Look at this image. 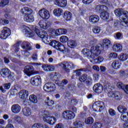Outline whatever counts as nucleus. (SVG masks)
Segmentation results:
<instances>
[{"label": "nucleus", "instance_id": "09e8293b", "mask_svg": "<svg viewBox=\"0 0 128 128\" xmlns=\"http://www.w3.org/2000/svg\"><path fill=\"white\" fill-rule=\"evenodd\" d=\"M114 36L116 40H122V38H123L122 34L120 32L116 33L114 35Z\"/></svg>", "mask_w": 128, "mask_h": 128}, {"label": "nucleus", "instance_id": "13d9d810", "mask_svg": "<svg viewBox=\"0 0 128 128\" xmlns=\"http://www.w3.org/2000/svg\"><path fill=\"white\" fill-rule=\"evenodd\" d=\"M118 58V54L116 52H111L109 54V58Z\"/></svg>", "mask_w": 128, "mask_h": 128}, {"label": "nucleus", "instance_id": "49530a36", "mask_svg": "<svg viewBox=\"0 0 128 128\" xmlns=\"http://www.w3.org/2000/svg\"><path fill=\"white\" fill-rule=\"evenodd\" d=\"M56 50H60V52H64V50H66V46H64V44L60 43L58 46Z\"/></svg>", "mask_w": 128, "mask_h": 128}, {"label": "nucleus", "instance_id": "1a4fd4ad", "mask_svg": "<svg viewBox=\"0 0 128 128\" xmlns=\"http://www.w3.org/2000/svg\"><path fill=\"white\" fill-rule=\"evenodd\" d=\"M44 90L48 92H52L56 90V86L52 82L46 83L44 86Z\"/></svg>", "mask_w": 128, "mask_h": 128}, {"label": "nucleus", "instance_id": "de8ad7c7", "mask_svg": "<svg viewBox=\"0 0 128 128\" xmlns=\"http://www.w3.org/2000/svg\"><path fill=\"white\" fill-rule=\"evenodd\" d=\"M59 36L60 34H66L68 30L64 28L58 29Z\"/></svg>", "mask_w": 128, "mask_h": 128}, {"label": "nucleus", "instance_id": "58836bf2", "mask_svg": "<svg viewBox=\"0 0 128 128\" xmlns=\"http://www.w3.org/2000/svg\"><path fill=\"white\" fill-rule=\"evenodd\" d=\"M14 124H22V118L18 116H15L14 118Z\"/></svg>", "mask_w": 128, "mask_h": 128}, {"label": "nucleus", "instance_id": "412c9836", "mask_svg": "<svg viewBox=\"0 0 128 128\" xmlns=\"http://www.w3.org/2000/svg\"><path fill=\"white\" fill-rule=\"evenodd\" d=\"M67 4L66 0H55V4L60 6V8H64Z\"/></svg>", "mask_w": 128, "mask_h": 128}, {"label": "nucleus", "instance_id": "864d4df0", "mask_svg": "<svg viewBox=\"0 0 128 128\" xmlns=\"http://www.w3.org/2000/svg\"><path fill=\"white\" fill-rule=\"evenodd\" d=\"M42 124L40 123H36L32 126V128H42Z\"/></svg>", "mask_w": 128, "mask_h": 128}, {"label": "nucleus", "instance_id": "c9c22d12", "mask_svg": "<svg viewBox=\"0 0 128 128\" xmlns=\"http://www.w3.org/2000/svg\"><path fill=\"white\" fill-rule=\"evenodd\" d=\"M100 16L102 20H106L110 18V14H108V12H102L100 14Z\"/></svg>", "mask_w": 128, "mask_h": 128}, {"label": "nucleus", "instance_id": "473e14b6", "mask_svg": "<svg viewBox=\"0 0 128 128\" xmlns=\"http://www.w3.org/2000/svg\"><path fill=\"white\" fill-rule=\"evenodd\" d=\"M118 110L119 112H120L122 114H124L128 110V108L124 106L120 105L118 107Z\"/></svg>", "mask_w": 128, "mask_h": 128}, {"label": "nucleus", "instance_id": "680f3d73", "mask_svg": "<svg viewBox=\"0 0 128 128\" xmlns=\"http://www.w3.org/2000/svg\"><path fill=\"white\" fill-rule=\"evenodd\" d=\"M93 78L94 80H98V79L100 78V74L98 73L94 74H93Z\"/></svg>", "mask_w": 128, "mask_h": 128}, {"label": "nucleus", "instance_id": "7c9ffc66", "mask_svg": "<svg viewBox=\"0 0 128 128\" xmlns=\"http://www.w3.org/2000/svg\"><path fill=\"white\" fill-rule=\"evenodd\" d=\"M42 68H43L44 70V72H53V70H54V68L53 66L43 64Z\"/></svg>", "mask_w": 128, "mask_h": 128}, {"label": "nucleus", "instance_id": "774afa93", "mask_svg": "<svg viewBox=\"0 0 128 128\" xmlns=\"http://www.w3.org/2000/svg\"><path fill=\"white\" fill-rule=\"evenodd\" d=\"M54 128H64V124L59 123L56 125Z\"/></svg>", "mask_w": 128, "mask_h": 128}, {"label": "nucleus", "instance_id": "b1692460", "mask_svg": "<svg viewBox=\"0 0 128 128\" xmlns=\"http://www.w3.org/2000/svg\"><path fill=\"white\" fill-rule=\"evenodd\" d=\"M19 96L22 100H26L28 96V92L24 90L20 91Z\"/></svg>", "mask_w": 128, "mask_h": 128}, {"label": "nucleus", "instance_id": "e433bc0d", "mask_svg": "<svg viewBox=\"0 0 128 128\" xmlns=\"http://www.w3.org/2000/svg\"><path fill=\"white\" fill-rule=\"evenodd\" d=\"M29 100L30 102L36 104L38 102V98L36 95L32 94L29 96Z\"/></svg>", "mask_w": 128, "mask_h": 128}, {"label": "nucleus", "instance_id": "4d7b16f0", "mask_svg": "<svg viewBox=\"0 0 128 128\" xmlns=\"http://www.w3.org/2000/svg\"><path fill=\"white\" fill-rule=\"evenodd\" d=\"M124 84L122 82H118L117 84L118 88H120V90H124Z\"/></svg>", "mask_w": 128, "mask_h": 128}, {"label": "nucleus", "instance_id": "4468645a", "mask_svg": "<svg viewBox=\"0 0 128 128\" xmlns=\"http://www.w3.org/2000/svg\"><path fill=\"white\" fill-rule=\"evenodd\" d=\"M39 16L44 19L48 20L50 18V12L44 8L40 10L39 12Z\"/></svg>", "mask_w": 128, "mask_h": 128}, {"label": "nucleus", "instance_id": "a211bd4d", "mask_svg": "<svg viewBox=\"0 0 128 128\" xmlns=\"http://www.w3.org/2000/svg\"><path fill=\"white\" fill-rule=\"evenodd\" d=\"M21 48L23 50H32V44L28 42L24 41L21 44Z\"/></svg>", "mask_w": 128, "mask_h": 128}, {"label": "nucleus", "instance_id": "20e7f679", "mask_svg": "<svg viewBox=\"0 0 128 128\" xmlns=\"http://www.w3.org/2000/svg\"><path fill=\"white\" fill-rule=\"evenodd\" d=\"M43 120L50 126H54L56 122V118L52 116H46V111H44L43 114Z\"/></svg>", "mask_w": 128, "mask_h": 128}, {"label": "nucleus", "instance_id": "393cba45", "mask_svg": "<svg viewBox=\"0 0 128 128\" xmlns=\"http://www.w3.org/2000/svg\"><path fill=\"white\" fill-rule=\"evenodd\" d=\"M10 74V70L8 68H4L1 70L0 74L3 78H8Z\"/></svg>", "mask_w": 128, "mask_h": 128}, {"label": "nucleus", "instance_id": "6e6552de", "mask_svg": "<svg viewBox=\"0 0 128 128\" xmlns=\"http://www.w3.org/2000/svg\"><path fill=\"white\" fill-rule=\"evenodd\" d=\"M12 31L10 28L4 26L3 28V30L0 32V38L2 40H6L8 36H10Z\"/></svg>", "mask_w": 128, "mask_h": 128}, {"label": "nucleus", "instance_id": "dca6fc26", "mask_svg": "<svg viewBox=\"0 0 128 128\" xmlns=\"http://www.w3.org/2000/svg\"><path fill=\"white\" fill-rule=\"evenodd\" d=\"M24 73L28 76H30L34 74V67L30 66H25L24 69Z\"/></svg>", "mask_w": 128, "mask_h": 128}, {"label": "nucleus", "instance_id": "4be33fe9", "mask_svg": "<svg viewBox=\"0 0 128 128\" xmlns=\"http://www.w3.org/2000/svg\"><path fill=\"white\" fill-rule=\"evenodd\" d=\"M22 113L24 116H32V111L30 108L28 107H26L22 110Z\"/></svg>", "mask_w": 128, "mask_h": 128}, {"label": "nucleus", "instance_id": "bb28decb", "mask_svg": "<svg viewBox=\"0 0 128 128\" xmlns=\"http://www.w3.org/2000/svg\"><path fill=\"white\" fill-rule=\"evenodd\" d=\"M122 66V62L118 60L114 61L112 64V66L114 70H118Z\"/></svg>", "mask_w": 128, "mask_h": 128}, {"label": "nucleus", "instance_id": "338daca9", "mask_svg": "<svg viewBox=\"0 0 128 128\" xmlns=\"http://www.w3.org/2000/svg\"><path fill=\"white\" fill-rule=\"evenodd\" d=\"M120 118L122 122H126V120H128V118H126V116L122 114L120 116Z\"/></svg>", "mask_w": 128, "mask_h": 128}, {"label": "nucleus", "instance_id": "9b49d317", "mask_svg": "<svg viewBox=\"0 0 128 128\" xmlns=\"http://www.w3.org/2000/svg\"><path fill=\"white\" fill-rule=\"evenodd\" d=\"M22 30H24L25 36L28 38H33L34 36V32L30 30V28L26 25H22L21 26Z\"/></svg>", "mask_w": 128, "mask_h": 128}, {"label": "nucleus", "instance_id": "f257e3e1", "mask_svg": "<svg viewBox=\"0 0 128 128\" xmlns=\"http://www.w3.org/2000/svg\"><path fill=\"white\" fill-rule=\"evenodd\" d=\"M102 44L96 45V47L92 46L90 50L88 48H84L82 50V52L84 56H90V61L94 64H100L104 62V58L102 56H100L102 50H104V48L108 50L112 46L110 40L105 38L102 41Z\"/></svg>", "mask_w": 128, "mask_h": 128}, {"label": "nucleus", "instance_id": "5701e85b", "mask_svg": "<svg viewBox=\"0 0 128 128\" xmlns=\"http://www.w3.org/2000/svg\"><path fill=\"white\" fill-rule=\"evenodd\" d=\"M108 7L103 5L98 6L96 8V12H108Z\"/></svg>", "mask_w": 128, "mask_h": 128}, {"label": "nucleus", "instance_id": "f8f14e48", "mask_svg": "<svg viewBox=\"0 0 128 128\" xmlns=\"http://www.w3.org/2000/svg\"><path fill=\"white\" fill-rule=\"evenodd\" d=\"M60 66L62 68L63 70L67 72H70V68H74V65L72 62H64L63 63L60 64ZM66 66L70 68H66Z\"/></svg>", "mask_w": 128, "mask_h": 128}, {"label": "nucleus", "instance_id": "79ce46f5", "mask_svg": "<svg viewBox=\"0 0 128 128\" xmlns=\"http://www.w3.org/2000/svg\"><path fill=\"white\" fill-rule=\"evenodd\" d=\"M46 102L48 106H54V102L52 100H50V97H48L46 98Z\"/></svg>", "mask_w": 128, "mask_h": 128}, {"label": "nucleus", "instance_id": "423d86ee", "mask_svg": "<svg viewBox=\"0 0 128 128\" xmlns=\"http://www.w3.org/2000/svg\"><path fill=\"white\" fill-rule=\"evenodd\" d=\"M92 108L94 112H102L104 109V103L102 101L95 102L92 105Z\"/></svg>", "mask_w": 128, "mask_h": 128}, {"label": "nucleus", "instance_id": "ddd939ff", "mask_svg": "<svg viewBox=\"0 0 128 128\" xmlns=\"http://www.w3.org/2000/svg\"><path fill=\"white\" fill-rule=\"evenodd\" d=\"M30 84L32 86H38L42 84V78L39 76H36L32 77L30 80Z\"/></svg>", "mask_w": 128, "mask_h": 128}, {"label": "nucleus", "instance_id": "c03bdc74", "mask_svg": "<svg viewBox=\"0 0 128 128\" xmlns=\"http://www.w3.org/2000/svg\"><path fill=\"white\" fill-rule=\"evenodd\" d=\"M74 126H76V128H82V122L79 120H76L75 121L73 124Z\"/></svg>", "mask_w": 128, "mask_h": 128}, {"label": "nucleus", "instance_id": "cd10ccee", "mask_svg": "<svg viewBox=\"0 0 128 128\" xmlns=\"http://www.w3.org/2000/svg\"><path fill=\"white\" fill-rule=\"evenodd\" d=\"M10 88V83H6L3 84L2 86H0V90L4 94L6 92V90H8Z\"/></svg>", "mask_w": 128, "mask_h": 128}, {"label": "nucleus", "instance_id": "6ab92c4d", "mask_svg": "<svg viewBox=\"0 0 128 128\" xmlns=\"http://www.w3.org/2000/svg\"><path fill=\"white\" fill-rule=\"evenodd\" d=\"M22 108L18 104H14L11 107V110L13 114H19Z\"/></svg>", "mask_w": 128, "mask_h": 128}, {"label": "nucleus", "instance_id": "aec40b11", "mask_svg": "<svg viewBox=\"0 0 128 128\" xmlns=\"http://www.w3.org/2000/svg\"><path fill=\"white\" fill-rule=\"evenodd\" d=\"M112 50L116 52H120L122 50V46L120 44L114 43L112 46Z\"/></svg>", "mask_w": 128, "mask_h": 128}, {"label": "nucleus", "instance_id": "f03ea898", "mask_svg": "<svg viewBox=\"0 0 128 128\" xmlns=\"http://www.w3.org/2000/svg\"><path fill=\"white\" fill-rule=\"evenodd\" d=\"M114 14L118 16L119 20L122 22L124 26H128V12L122 8H118L114 10Z\"/></svg>", "mask_w": 128, "mask_h": 128}, {"label": "nucleus", "instance_id": "0e129e2a", "mask_svg": "<svg viewBox=\"0 0 128 128\" xmlns=\"http://www.w3.org/2000/svg\"><path fill=\"white\" fill-rule=\"evenodd\" d=\"M100 69L101 72L102 74H104V72H106V68L104 66H100Z\"/></svg>", "mask_w": 128, "mask_h": 128}, {"label": "nucleus", "instance_id": "bf43d9fd", "mask_svg": "<svg viewBox=\"0 0 128 128\" xmlns=\"http://www.w3.org/2000/svg\"><path fill=\"white\" fill-rule=\"evenodd\" d=\"M51 34L54 36H59L58 30L52 29L51 32Z\"/></svg>", "mask_w": 128, "mask_h": 128}, {"label": "nucleus", "instance_id": "ea45409f", "mask_svg": "<svg viewBox=\"0 0 128 128\" xmlns=\"http://www.w3.org/2000/svg\"><path fill=\"white\" fill-rule=\"evenodd\" d=\"M60 42H62V44H66L68 42V37L63 36L60 37Z\"/></svg>", "mask_w": 128, "mask_h": 128}, {"label": "nucleus", "instance_id": "2eb2a0df", "mask_svg": "<svg viewBox=\"0 0 128 128\" xmlns=\"http://www.w3.org/2000/svg\"><path fill=\"white\" fill-rule=\"evenodd\" d=\"M93 90L97 94H102L104 90V86L100 84L97 83L94 85Z\"/></svg>", "mask_w": 128, "mask_h": 128}, {"label": "nucleus", "instance_id": "9d476101", "mask_svg": "<svg viewBox=\"0 0 128 128\" xmlns=\"http://www.w3.org/2000/svg\"><path fill=\"white\" fill-rule=\"evenodd\" d=\"M58 74H56V73L54 75L53 78L55 80V84H58V86L64 88V86L68 84V80L66 79H64L62 80V82H60V80H58Z\"/></svg>", "mask_w": 128, "mask_h": 128}, {"label": "nucleus", "instance_id": "2f4dec72", "mask_svg": "<svg viewBox=\"0 0 128 128\" xmlns=\"http://www.w3.org/2000/svg\"><path fill=\"white\" fill-rule=\"evenodd\" d=\"M118 58L120 62H126V60H128V54L125 53L121 54L118 56Z\"/></svg>", "mask_w": 128, "mask_h": 128}, {"label": "nucleus", "instance_id": "0eeeda50", "mask_svg": "<svg viewBox=\"0 0 128 128\" xmlns=\"http://www.w3.org/2000/svg\"><path fill=\"white\" fill-rule=\"evenodd\" d=\"M62 116L64 120H72L76 117V114L72 110H66L62 112Z\"/></svg>", "mask_w": 128, "mask_h": 128}, {"label": "nucleus", "instance_id": "7ed1b4c3", "mask_svg": "<svg viewBox=\"0 0 128 128\" xmlns=\"http://www.w3.org/2000/svg\"><path fill=\"white\" fill-rule=\"evenodd\" d=\"M22 12L24 15V20L27 22H34V18L33 16H32V10L28 7H24L22 8Z\"/></svg>", "mask_w": 128, "mask_h": 128}, {"label": "nucleus", "instance_id": "4c0bfd02", "mask_svg": "<svg viewBox=\"0 0 128 128\" xmlns=\"http://www.w3.org/2000/svg\"><path fill=\"white\" fill-rule=\"evenodd\" d=\"M20 44H22V42L19 41L12 46L13 50H14L16 52H18L20 50Z\"/></svg>", "mask_w": 128, "mask_h": 128}, {"label": "nucleus", "instance_id": "f704fd0d", "mask_svg": "<svg viewBox=\"0 0 128 128\" xmlns=\"http://www.w3.org/2000/svg\"><path fill=\"white\" fill-rule=\"evenodd\" d=\"M114 98L116 100H120L122 99V94L120 92H114Z\"/></svg>", "mask_w": 128, "mask_h": 128}, {"label": "nucleus", "instance_id": "c756f323", "mask_svg": "<svg viewBox=\"0 0 128 128\" xmlns=\"http://www.w3.org/2000/svg\"><path fill=\"white\" fill-rule=\"evenodd\" d=\"M53 13L56 16H60L64 14V10L60 8H55Z\"/></svg>", "mask_w": 128, "mask_h": 128}, {"label": "nucleus", "instance_id": "a878e982", "mask_svg": "<svg viewBox=\"0 0 128 128\" xmlns=\"http://www.w3.org/2000/svg\"><path fill=\"white\" fill-rule=\"evenodd\" d=\"M100 20V17L96 15H92L89 17V21L92 24H96Z\"/></svg>", "mask_w": 128, "mask_h": 128}, {"label": "nucleus", "instance_id": "72a5a7b5", "mask_svg": "<svg viewBox=\"0 0 128 128\" xmlns=\"http://www.w3.org/2000/svg\"><path fill=\"white\" fill-rule=\"evenodd\" d=\"M64 18L66 20H70L72 18V14L70 12H64Z\"/></svg>", "mask_w": 128, "mask_h": 128}, {"label": "nucleus", "instance_id": "f3484780", "mask_svg": "<svg viewBox=\"0 0 128 128\" xmlns=\"http://www.w3.org/2000/svg\"><path fill=\"white\" fill-rule=\"evenodd\" d=\"M38 24L41 28L47 30L48 28L50 26L52 23H50V22H46L44 20H42L39 22Z\"/></svg>", "mask_w": 128, "mask_h": 128}, {"label": "nucleus", "instance_id": "052dcab7", "mask_svg": "<svg viewBox=\"0 0 128 128\" xmlns=\"http://www.w3.org/2000/svg\"><path fill=\"white\" fill-rule=\"evenodd\" d=\"M102 123L100 122H97L94 124V125L92 126V128H100L102 126Z\"/></svg>", "mask_w": 128, "mask_h": 128}, {"label": "nucleus", "instance_id": "c85d7f7f", "mask_svg": "<svg viewBox=\"0 0 128 128\" xmlns=\"http://www.w3.org/2000/svg\"><path fill=\"white\" fill-rule=\"evenodd\" d=\"M68 46L71 48H75L78 46V43L76 42V41L70 40L68 41Z\"/></svg>", "mask_w": 128, "mask_h": 128}, {"label": "nucleus", "instance_id": "5fc2aeb1", "mask_svg": "<svg viewBox=\"0 0 128 128\" xmlns=\"http://www.w3.org/2000/svg\"><path fill=\"white\" fill-rule=\"evenodd\" d=\"M8 0H2L0 3V6H6L7 4H8Z\"/></svg>", "mask_w": 128, "mask_h": 128}, {"label": "nucleus", "instance_id": "8fccbe9b", "mask_svg": "<svg viewBox=\"0 0 128 128\" xmlns=\"http://www.w3.org/2000/svg\"><path fill=\"white\" fill-rule=\"evenodd\" d=\"M119 74L120 76H128V71L127 70L124 71V70H121L119 72Z\"/></svg>", "mask_w": 128, "mask_h": 128}, {"label": "nucleus", "instance_id": "69168bd1", "mask_svg": "<svg viewBox=\"0 0 128 128\" xmlns=\"http://www.w3.org/2000/svg\"><path fill=\"white\" fill-rule=\"evenodd\" d=\"M108 112L110 116H114L116 114V111L112 109H110L108 110Z\"/></svg>", "mask_w": 128, "mask_h": 128}, {"label": "nucleus", "instance_id": "37998d69", "mask_svg": "<svg viewBox=\"0 0 128 128\" xmlns=\"http://www.w3.org/2000/svg\"><path fill=\"white\" fill-rule=\"evenodd\" d=\"M87 80L88 76L86 74H82L79 78V80H80L81 82H86Z\"/></svg>", "mask_w": 128, "mask_h": 128}, {"label": "nucleus", "instance_id": "603ef678", "mask_svg": "<svg viewBox=\"0 0 128 128\" xmlns=\"http://www.w3.org/2000/svg\"><path fill=\"white\" fill-rule=\"evenodd\" d=\"M22 54L24 56V58H28V56H30V53L26 50H22Z\"/></svg>", "mask_w": 128, "mask_h": 128}, {"label": "nucleus", "instance_id": "e2e57ef3", "mask_svg": "<svg viewBox=\"0 0 128 128\" xmlns=\"http://www.w3.org/2000/svg\"><path fill=\"white\" fill-rule=\"evenodd\" d=\"M88 42L90 44H96V40H94V37L92 36L89 38Z\"/></svg>", "mask_w": 128, "mask_h": 128}, {"label": "nucleus", "instance_id": "3c124183", "mask_svg": "<svg viewBox=\"0 0 128 128\" xmlns=\"http://www.w3.org/2000/svg\"><path fill=\"white\" fill-rule=\"evenodd\" d=\"M78 100L76 98H73L72 100H70V104L72 106H76V104H78Z\"/></svg>", "mask_w": 128, "mask_h": 128}, {"label": "nucleus", "instance_id": "a18cd8bd", "mask_svg": "<svg viewBox=\"0 0 128 128\" xmlns=\"http://www.w3.org/2000/svg\"><path fill=\"white\" fill-rule=\"evenodd\" d=\"M85 123L86 124H92L94 123V118L92 117H89L88 118L85 120Z\"/></svg>", "mask_w": 128, "mask_h": 128}, {"label": "nucleus", "instance_id": "39448f33", "mask_svg": "<svg viewBox=\"0 0 128 128\" xmlns=\"http://www.w3.org/2000/svg\"><path fill=\"white\" fill-rule=\"evenodd\" d=\"M34 32L36 36L42 39L44 42H45L46 44H47V42H50V41L48 40V35L46 32H40V30L36 28Z\"/></svg>", "mask_w": 128, "mask_h": 128}, {"label": "nucleus", "instance_id": "a19ab883", "mask_svg": "<svg viewBox=\"0 0 128 128\" xmlns=\"http://www.w3.org/2000/svg\"><path fill=\"white\" fill-rule=\"evenodd\" d=\"M60 42L56 40H52V42L50 43V44L52 45V46L54 48H57L58 46L60 45Z\"/></svg>", "mask_w": 128, "mask_h": 128}, {"label": "nucleus", "instance_id": "6e6d98bb", "mask_svg": "<svg viewBox=\"0 0 128 128\" xmlns=\"http://www.w3.org/2000/svg\"><path fill=\"white\" fill-rule=\"evenodd\" d=\"M92 32L94 34H98L100 32V28L98 27H95L92 29Z\"/></svg>", "mask_w": 128, "mask_h": 128}]
</instances>
